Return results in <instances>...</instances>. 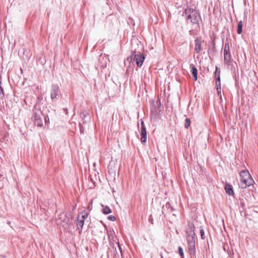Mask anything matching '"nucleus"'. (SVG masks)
<instances>
[{"label": "nucleus", "instance_id": "1a4fd4ad", "mask_svg": "<svg viewBox=\"0 0 258 258\" xmlns=\"http://www.w3.org/2000/svg\"><path fill=\"white\" fill-rule=\"evenodd\" d=\"M141 143L143 144H144L145 143H146V140H147L146 129L141 130Z\"/></svg>", "mask_w": 258, "mask_h": 258}, {"label": "nucleus", "instance_id": "412c9836", "mask_svg": "<svg viewBox=\"0 0 258 258\" xmlns=\"http://www.w3.org/2000/svg\"><path fill=\"white\" fill-rule=\"evenodd\" d=\"M141 130L146 129L145 125L144 122L143 120L141 119Z\"/></svg>", "mask_w": 258, "mask_h": 258}, {"label": "nucleus", "instance_id": "6e6552de", "mask_svg": "<svg viewBox=\"0 0 258 258\" xmlns=\"http://www.w3.org/2000/svg\"><path fill=\"white\" fill-rule=\"evenodd\" d=\"M88 213L85 211H83L80 214L78 215V218L79 220L84 221L88 217Z\"/></svg>", "mask_w": 258, "mask_h": 258}, {"label": "nucleus", "instance_id": "4be33fe9", "mask_svg": "<svg viewBox=\"0 0 258 258\" xmlns=\"http://www.w3.org/2000/svg\"><path fill=\"white\" fill-rule=\"evenodd\" d=\"M108 219L111 220L112 221H114L116 220V218L114 216L110 215L108 217Z\"/></svg>", "mask_w": 258, "mask_h": 258}, {"label": "nucleus", "instance_id": "7ed1b4c3", "mask_svg": "<svg viewBox=\"0 0 258 258\" xmlns=\"http://www.w3.org/2000/svg\"><path fill=\"white\" fill-rule=\"evenodd\" d=\"M133 60H136L138 67H141L145 60V55L143 53L137 52L134 51L132 56L126 58V60L128 61H132Z\"/></svg>", "mask_w": 258, "mask_h": 258}, {"label": "nucleus", "instance_id": "9b49d317", "mask_svg": "<svg viewBox=\"0 0 258 258\" xmlns=\"http://www.w3.org/2000/svg\"><path fill=\"white\" fill-rule=\"evenodd\" d=\"M58 89L56 87H53L51 92V98L52 99H54L56 98L58 95Z\"/></svg>", "mask_w": 258, "mask_h": 258}, {"label": "nucleus", "instance_id": "423d86ee", "mask_svg": "<svg viewBox=\"0 0 258 258\" xmlns=\"http://www.w3.org/2000/svg\"><path fill=\"white\" fill-rule=\"evenodd\" d=\"M188 249L190 251H195V242L193 236L187 238Z\"/></svg>", "mask_w": 258, "mask_h": 258}, {"label": "nucleus", "instance_id": "2eb2a0df", "mask_svg": "<svg viewBox=\"0 0 258 258\" xmlns=\"http://www.w3.org/2000/svg\"><path fill=\"white\" fill-rule=\"evenodd\" d=\"M242 22L241 21H239L237 27V33L240 34L242 33Z\"/></svg>", "mask_w": 258, "mask_h": 258}, {"label": "nucleus", "instance_id": "a211bd4d", "mask_svg": "<svg viewBox=\"0 0 258 258\" xmlns=\"http://www.w3.org/2000/svg\"><path fill=\"white\" fill-rule=\"evenodd\" d=\"M178 253L180 255L181 258H184V253L183 249L181 247L179 246L178 247Z\"/></svg>", "mask_w": 258, "mask_h": 258}, {"label": "nucleus", "instance_id": "20e7f679", "mask_svg": "<svg viewBox=\"0 0 258 258\" xmlns=\"http://www.w3.org/2000/svg\"><path fill=\"white\" fill-rule=\"evenodd\" d=\"M224 62L227 66H229L231 62V56L228 43H226L224 46Z\"/></svg>", "mask_w": 258, "mask_h": 258}, {"label": "nucleus", "instance_id": "ddd939ff", "mask_svg": "<svg viewBox=\"0 0 258 258\" xmlns=\"http://www.w3.org/2000/svg\"><path fill=\"white\" fill-rule=\"evenodd\" d=\"M216 85L217 86V91L218 95L220 98V99H221L222 95H221V83L216 82Z\"/></svg>", "mask_w": 258, "mask_h": 258}, {"label": "nucleus", "instance_id": "bb28decb", "mask_svg": "<svg viewBox=\"0 0 258 258\" xmlns=\"http://www.w3.org/2000/svg\"><path fill=\"white\" fill-rule=\"evenodd\" d=\"M35 116H36V118H37V119H40V118H39L37 116V115H35Z\"/></svg>", "mask_w": 258, "mask_h": 258}, {"label": "nucleus", "instance_id": "f8f14e48", "mask_svg": "<svg viewBox=\"0 0 258 258\" xmlns=\"http://www.w3.org/2000/svg\"><path fill=\"white\" fill-rule=\"evenodd\" d=\"M101 206L103 208L102 212L103 214L107 215L111 213V210L109 207L107 206H104L103 205H101Z\"/></svg>", "mask_w": 258, "mask_h": 258}, {"label": "nucleus", "instance_id": "6ab92c4d", "mask_svg": "<svg viewBox=\"0 0 258 258\" xmlns=\"http://www.w3.org/2000/svg\"><path fill=\"white\" fill-rule=\"evenodd\" d=\"M59 216H60V219H63L62 221L64 222H67V218H66V214L64 213H61L59 215Z\"/></svg>", "mask_w": 258, "mask_h": 258}, {"label": "nucleus", "instance_id": "b1692460", "mask_svg": "<svg viewBox=\"0 0 258 258\" xmlns=\"http://www.w3.org/2000/svg\"><path fill=\"white\" fill-rule=\"evenodd\" d=\"M92 203H93V200H91V201L90 202L89 205H88V209H89L90 211H91L92 210Z\"/></svg>", "mask_w": 258, "mask_h": 258}, {"label": "nucleus", "instance_id": "39448f33", "mask_svg": "<svg viewBox=\"0 0 258 258\" xmlns=\"http://www.w3.org/2000/svg\"><path fill=\"white\" fill-rule=\"evenodd\" d=\"M202 38L201 37H198L195 40V51L197 53H199L202 50Z\"/></svg>", "mask_w": 258, "mask_h": 258}, {"label": "nucleus", "instance_id": "5701e85b", "mask_svg": "<svg viewBox=\"0 0 258 258\" xmlns=\"http://www.w3.org/2000/svg\"><path fill=\"white\" fill-rule=\"evenodd\" d=\"M4 96L3 89L2 88L1 85H0V97H2Z\"/></svg>", "mask_w": 258, "mask_h": 258}, {"label": "nucleus", "instance_id": "f257e3e1", "mask_svg": "<svg viewBox=\"0 0 258 258\" xmlns=\"http://www.w3.org/2000/svg\"><path fill=\"white\" fill-rule=\"evenodd\" d=\"M240 185L242 188H246L254 183V180L247 170H244L240 173Z\"/></svg>", "mask_w": 258, "mask_h": 258}, {"label": "nucleus", "instance_id": "dca6fc26", "mask_svg": "<svg viewBox=\"0 0 258 258\" xmlns=\"http://www.w3.org/2000/svg\"><path fill=\"white\" fill-rule=\"evenodd\" d=\"M84 221H82L81 220H79V219H77V226L78 228H82L83 226Z\"/></svg>", "mask_w": 258, "mask_h": 258}, {"label": "nucleus", "instance_id": "aec40b11", "mask_svg": "<svg viewBox=\"0 0 258 258\" xmlns=\"http://www.w3.org/2000/svg\"><path fill=\"white\" fill-rule=\"evenodd\" d=\"M34 119L35 123H37L38 125L41 126L42 125V121L40 119H37L36 116H34Z\"/></svg>", "mask_w": 258, "mask_h": 258}, {"label": "nucleus", "instance_id": "a878e982", "mask_svg": "<svg viewBox=\"0 0 258 258\" xmlns=\"http://www.w3.org/2000/svg\"><path fill=\"white\" fill-rule=\"evenodd\" d=\"M2 84V79H1V78L0 77V85H1Z\"/></svg>", "mask_w": 258, "mask_h": 258}, {"label": "nucleus", "instance_id": "0eeeda50", "mask_svg": "<svg viewBox=\"0 0 258 258\" xmlns=\"http://www.w3.org/2000/svg\"><path fill=\"white\" fill-rule=\"evenodd\" d=\"M225 189L227 194L229 195H233L234 194L232 186L231 184L226 183L225 185Z\"/></svg>", "mask_w": 258, "mask_h": 258}, {"label": "nucleus", "instance_id": "393cba45", "mask_svg": "<svg viewBox=\"0 0 258 258\" xmlns=\"http://www.w3.org/2000/svg\"><path fill=\"white\" fill-rule=\"evenodd\" d=\"M201 234L202 238L203 239H204L203 236L204 235V231L203 230H201Z\"/></svg>", "mask_w": 258, "mask_h": 258}, {"label": "nucleus", "instance_id": "9d476101", "mask_svg": "<svg viewBox=\"0 0 258 258\" xmlns=\"http://www.w3.org/2000/svg\"><path fill=\"white\" fill-rule=\"evenodd\" d=\"M215 79L216 82H220V69L218 67H216Z\"/></svg>", "mask_w": 258, "mask_h": 258}, {"label": "nucleus", "instance_id": "f3484780", "mask_svg": "<svg viewBox=\"0 0 258 258\" xmlns=\"http://www.w3.org/2000/svg\"><path fill=\"white\" fill-rule=\"evenodd\" d=\"M190 120L189 119V118H186L185 119V123H184V127L185 128H187L190 125Z\"/></svg>", "mask_w": 258, "mask_h": 258}, {"label": "nucleus", "instance_id": "f03ea898", "mask_svg": "<svg viewBox=\"0 0 258 258\" xmlns=\"http://www.w3.org/2000/svg\"><path fill=\"white\" fill-rule=\"evenodd\" d=\"M185 14L187 15V21L192 24H198L201 19L200 13L194 9H186L185 10Z\"/></svg>", "mask_w": 258, "mask_h": 258}, {"label": "nucleus", "instance_id": "4468645a", "mask_svg": "<svg viewBox=\"0 0 258 258\" xmlns=\"http://www.w3.org/2000/svg\"><path fill=\"white\" fill-rule=\"evenodd\" d=\"M191 73L192 76H194L195 81H197L198 79V70L196 67H195L194 66H192V67Z\"/></svg>", "mask_w": 258, "mask_h": 258}]
</instances>
